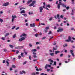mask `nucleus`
Listing matches in <instances>:
<instances>
[{
	"label": "nucleus",
	"mask_w": 75,
	"mask_h": 75,
	"mask_svg": "<svg viewBox=\"0 0 75 75\" xmlns=\"http://www.w3.org/2000/svg\"><path fill=\"white\" fill-rule=\"evenodd\" d=\"M24 52L25 53V55H27V54L28 53L27 52Z\"/></svg>",
	"instance_id": "8fccbe9b"
},
{
	"label": "nucleus",
	"mask_w": 75,
	"mask_h": 75,
	"mask_svg": "<svg viewBox=\"0 0 75 75\" xmlns=\"http://www.w3.org/2000/svg\"><path fill=\"white\" fill-rule=\"evenodd\" d=\"M36 75H38L39 74V72H36Z\"/></svg>",
	"instance_id": "13d9d810"
},
{
	"label": "nucleus",
	"mask_w": 75,
	"mask_h": 75,
	"mask_svg": "<svg viewBox=\"0 0 75 75\" xmlns=\"http://www.w3.org/2000/svg\"><path fill=\"white\" fill-rule=\"evenodd\" d=\"M21 54L22 57H24V55H24V53H21Z\"/></svg>",
	"instance_id": "cd10ccee"
},
{
	"label": "nucleus",
	"mask_w": 75,
	"mask_h": 75,
	"mask_svg": "<svg viewBox=\"0 0 75 75\" xmlns=\"http://www.w3.org/2000/svg\"><path fill=\"white\" fill-rule=\"evenodd\" d=\"M20 28L19 27H17L16 28V30H18Z\"/></svg>",
	"instance_id": "c03bdc74"
},
{
	"label": "nucleus",
	"mask_w": 75,
	"mask_h": 75,
	"mask_svg": "<svg viewBox=\"0 0 75 75\" xmlns=\"http://www.w3.org/2000/svg\"><path fill=\"white\" fill-rule=\"evenodd\" d=\"M39 9L40 10V13H42V10H43V8L42 7H39Z\"/></svg>",
	"instance_id": "20e7f679"
},
{
	"label": "nucleus",
	"mask_w": 75,
	"mask_h": 75,
	"mask_svg": "<svg viewBox=\"0 0 75 75\" xmlns=\"http://www.w3.org/2000/svg\"><path fill=\"white\" fill-rule=\"evenodd\" d=\"M70 52L71 53L72 56H73V57H74V56H75L74 54L73 53V50H71L70 51Z\"/></svg>",
	"instance_id": "0eeeda50"
},
{
	"label": "nucleus",
	"mask_w": 75,
	"mask_h": 75,
	"mask_svg": "<svg viewBox=\"0 0 75 75\" xmlns=\"http://www.w3.org/2000/svg\"><path fill=\"white\" fill-rule=\"evenodd\" d=\"M36 70L37 71H38V72L39 71V69H38V68L36 69Z\"/></svg>",
	"instance_id": "6e6d98bb"
},
{
	"label": "nucleus",
	"mask_w": 75,
	"mask_h": 75,
	"mask_svg": "<svg viewBox=\"0 0 75 75\" xmlns=\"http://www.w3.org/2000/svg\"><path fill=\"white\" fill-rule=\"evenodd\" d=\"M4 52H6L7 51V49H4Z\"/></svg>",
	"instance_id": "09e8293b"
},
{
	"label": "nucleus",
	"mask_w": 75,
	"mask_h": 75,
	"mask_svg": "<svg viewBox=\"0 0 75 75\" xmlns=\"http://www.w3.org/2000/svg\"><path fill=\"white\" fill-rule=\"evenodd\" d=\"M32 1H33V0H30L28 1L27 3V4H29V3H31V2H32Z\"/></svg>",
	"instance_id": "9d476101"
},
{
	"label": "nucleus",
	"mask_w": 75,
	"mask_h": 75,
	"mask_svg": "<svg viewBox=\"0 0 75 75\" xmlns=\"http://www.w3.org/2000/svg\"><path fill=\"white\" fill-rule=\"evenodd\" d=\"M12 21H11L12 23H13L14 22V19L16 18H17V16H16L15 15H12Z\"/></svg>",
	"instance_id": "f03ea898"
},
{
	"label": "nucleus",
	"mask_w": 75,
	"mask_h": 75,
	"mask_svg": "<svg viewBox=\"0 0 75 75\" xmlns=\"http://www.w3.org/2000/svg\"><path fill=\"white\" fill-rule=\"evenodd\" d=\"M35 37H38V34L37 33V34H35Z\"/></svg>",
	"instance_id": "2f4dec72"
},
{
	"label": "nucleus",
	"mask_w": 75,
	"mask_h": 75,
	"mask_svg": "<svg viewBox=\"0 0 75 75\" xmlns=\"http://www.w3.org/2000/svg\"><path fill=\"white\" fill-rule=\"evenodd\" d=\"M62 56H63V54H61L60 55V57H62Z\"/></svg>",
	"instance_id": "e2e57ef3"
},
{
	"label": "nucleus",
	"mask_w": 75,
	"mask_h": 75,
	"mask_svg": "<svg viewBox=\"0 0 75 75\" xmlns=\"http://www.w3.org/2000/svg\"><path fill=\"white\" fill-rule=\"evenodd\" d=\"M29 59H30V60H31V56H29Z\"/></svg>",
	"instance_id": "de8ad7c7"
},
{
	"label": "nucleus",
	"mask_w": 75,
	"mask_h": 75,
	"mask_svg": "<svg viewBox=\"0 0 75 75\" xmlns=\"http://www.w3.org/2000/svg\"><path fill=\"white\" fill-rule=\"evenodd\" d=\"M61 5L63 7H64V8H66L67 7V6L65 5L64 4H62L61 2H59L57 5V8L58 9L60 8Z\"/></svg>",
	"instance_id": "f257e3e1"
},
{
	"label": "nucleus",
	"mask_w": 75,
	"mask_h": 75,
	"mask_svg": "<svg viewBox=\"0 0 75 75\" xmlns=\"http://www.w3.org/2000/svg\"><path fill=\"white\" fill-rule=\"evenodd\" d=\"M69 6H67L66 7V9L67 10H69Z\"/></svg>",
	"instance_id": "79ce46f5"
},
{
	"label": "nucleus",
	"mask_w": 75,
	"mask_h": 75,
	"mask_svg": "<svg viewBox=\"0 0 75 75\" xmlns=\"http://www.w3.org/2000/svg\"><path fill=\"white\" fill-rule=\"evenodd\" d=\"M24 36H27V35L25 33H23L20 36V37H24Z\"/></svg>",
	"instance_id": "1a4fd4ad"
},
{
	"label": "nucleus",
	"mask_w": 75,
	"mask_h": 75,
	"mask_svg": "<svg viewBox=\"0 0 75 75\" xmlns=\"http://www.w3.org/2000/svg\"><path fill=\"white\" fill-rule=\"evenodd\" d=\"M18 57L19 59H20V58H21V56H20V55H19L18 56Z\"/></svg>",
	"instance_id": "bf43d9fd"
},
{
	"label": "nucleus",
	"mask_w": 75,
	"mask_h": 75,
	"mask_svg": "<svg viewBox=\"0 0 75 75\" xmlns=\"http://www.w3.org/2000/svg\"><path fill=\"white\" fill-rule=\"evenodd\" d=\"M60 52L59 51H55V54L57 55L58 54V53H59Z\"/></svg>",
	"instance_id": "4468645a"
},
{
	"label": "nucleus",
	"mask_w": 75,
	"mask_h": 75,
	"mask_svg": "<svg viewBox=\"0 0 75 75\" xmlns=\"http://www.w3.org/2000/svg\"><path fill=\"white\" fill-rule=\"evenodd\" d=\"M12 68H16V66H15V65H12Z\"/></svg>",
	"instance_id": "b1692460"
},
{
	"label": "nucleus",
	"mask_w": 75,
	"mask_h": 75,
	"mask_svg": "<svg viewBox=\"0 0 75 75\" xmlns=\"http://www.w3.org/2000/svg\"><path fill=\"white\" fill-rule=\"evenodd\" d=\"M68 40L70 41H71V38L70 36H69L68 37Z\"/></svg>",
	"instance_id": "6ab92c4d"
},
{
	"label": "nucleus",
	"mask_w": 75,
	"mask_h": 75,
	"mask_svg": "<svg viewBox=\"0 0 75 75\" xmlns=\"http://www.w3.org/2000/svg\"><path fill=\"white\" fill-rule=\"evenodd\" d=\"M30 26L31 27H35V23H33L32 24L31 23H30Z\"/></svg>",
	"instance_id": "7ed1b4c3"
},
{
	"label": "nucleus",
	"mask_w": 75,
	"mask_h": 75,
	"mask_svg": "<svg viewBox=\"0 0 75 75\" xmlns=\"http://www.w3.org/2000/svg\"><path fill=\"white\" fill-rule=\"evenodd\" d=\"M9 47H10L11 48H13V47H14L13 46L11 45H9Z\"/></svg>",
	"instance_id": "5701e85b"
},
{
	"label": "nucleus",
	"mask_w": 75,
	"mask_h": 75,
	"mask_svg": "<svg viewBox=\"0 0 75 75\" xmlns=\"http://www.w3.org/2000/svg\"><path fill=\"white\" fill-rule=\"evenodd\" d=\"M18 72V70L16 69V70H15L14 71V72L15 73H16V72Z\"/></svg>",
	"instance_id": "c9c22d12"
},
{
	"label": "nucleus",
	"mask_w": 75,
	"mask_h": 75,
	"mask_svg": "<svg viewBox=\"0 0 75 75\" xmlns=\"http://www.w3.org/2000/svg\"><path fill=\"white\" fill-rule=\"evenodd\" d=\"M16 34H14L13 36V38H16Z\"/></svg>",
	"instance_id": "f3484780"
},
{
	"label": "nucleus",
	"mask_w": 75,
	"mask_h": 75,
	"mask_svg": "<svg viewBox=\"0 0 75 75\" xmlns=\"http://www.w3.org/2000/svg\"><path fill=\"white\" fill-rule=\"evenodd\" d=\"M22 72L23 73V74H25V71L23 70L22 71Z\"/></svg>",
	"instance_id": "5fc2aeb1"
},
{
	"label": "nucleus",
	"mask_w": 75,
	"mask_h": 75,
	"mask_svg": "<svg viewBox=\"0 0 75 75\" xmlns=\"http://www.w3.org/2000/svg\"><path fill=\"white\" fill-rule=\"evenodd\" d=\"M27 63V61H25L23 63V65H25Z\"/></svg>",
	"instance_id": "e433bc0d"
},
{
	"label": "nucleus",
	"mask_w": 75,
	"mask_h": 75,
	"mask_svg": "<svg viewBox=\"0 0 75 75\" xmlns=\"http://www.w3.org/2000/svg\"><path fill=\"white\" fill-rule=\"evenodd\" d=\"M44 73H41V74H40V75H44Z\"/></svg>",
	"instance_id": "69168bd1"
},
{
	"label": "nucleus",
	"mask_w": 75,
	"mask_h": 75,
	"mask_svg": "<svg viewBox=\"0 0 75 75\" xmlns=\"http://www.w3.org/2000/svg\"><path fill=\"white\" fill-rule=\"evenodd\" d=\"M8 2H7L6 3L4 4L3 5V6H8Z\"/></svg>",
	"instance_id": "6e6552de"
},
{
	"label": "nucleus",
	"mask_w": 75,
	"mask_h": 75,
	"mask_svg": "<svg viewBox=\"0 0 75 75\" xmlns=\"http://www.w3.org/2000/svg\"><path fill=\"white\" fill-rule=\"evenodd\" d=\"M25 13V10H24L21 11V14H22V13Z\"/></svg>",
	"instance_id": "f8f14e48"
},
{
	"label": "nucleus",
	"mask_w": 75,
	"mask_h": 75,
	"mask_svg": "<svg viewBox=\"0 0 75 75\" xmlns=\"http://www.w3.org/2000/svg\"><path fill=\"white\" fill-rule=\"evenodd\" d=\"M6 62V60H3V63H5Z\"/></svg>",
	"instance_id": "052dcab7"
},
{
	"label": "nucleus",
	"mask_w": 75,
	"mask_h": 75,
	"mask_svg": "<svg viewBox=\"0 0 75 75\" xmlns=\"http://www.w3.org/2000/svg\"><path fill=\"white\" fill-rule=\"evenodd\" d=\"M52 18H53L52 17H51L49 19V20H50V21H51V20H52Z\"/></svg>",
	"instance_id": "72a5a7b5"
},
{
	"label": "nucleus",
	"mask_w": 75,
	"mask_h": 75,
	"mask_svg": "<svg viewBox=\"0 0 75 75\" xmlns=\"http://www.w3.org/2000/svg\"><path fill=\"white\" fill-rule=\"evenodd\" d=\"M16 28V26H13L12 27V30H13V29H14V28Z\"/></svg>",
	"instance_id": "49530a36"
},
{
	"label": "nucleus",
	"mask_w": 75,
	"mask_h": 75,
	"mask_svg": "<svg viewBox=\"0 0 75 75\" xmlns=\"http://www.w3.org/2000/svg\"><path fill=\"white\" fill-rule=\"evenodd\" d=\"M50 71V69H47V72H49V71Z\"/></svg>",
	"instance_id": "0e129e2a"
},
{
	"label": "nucleus",
	"mask_w": 75,
	"mask_h": 75,
	"mask_svg": "<svg viewBox=\"0 0 75 75\" xmlns=\"http://www.w3.org/2000/svg\"><path fill=\"white\" fill-rule=\"evenodd\" d=\"M18 50H20V49H21V46L18 47Z\"/></svg>",
	"instance_id": "473e14b6"
},
{
	"label": "nucleus",
	"mask_w": 75,
	"mask_h": 75,
	"mask_svg": "<svg viewBox=\"0 0 75 75\" xmlns=\"http://www.w3.org/2000/svg\"><path fill=\"white\" fill-rule=\"evenodd\" d=\"M6 63L7 64L6 65L7 67H8V66L9 65V62H8V61H6Z\"/></svg>",
	"instance_id": "2eb2a0df"
},
{
	"label": "nucleus",
	"mask_w": 75,
	"mask_h": 75,
	"mask_svg": "<svg viewBox=\"0 0 75 75\" xmlns=\"http://www.w3.org/2000/svg\"><path fill=\"white\" fill-rule=\"evenodd\" d=\"M9 35V33H6L5 35V37H6V36H7V35Z\"/></svg>",
	"instance_id": "a18cd8bd"
},
{
	"label": "nucleus",
	"mask_w": 75,
	"mask_h": 75,
	"mask_svg": "<svg viewBox=\"0 0 75 75\" xmlns=\"http://www.w3.org/2000/svg\"><path fill=\"white\" fill-rule=\"evenodd\" d=\"M20 74H23V72H22V71H20Z\"/></svg>",
	"instance_id": "774afa93"
},
{
	"label": "nucleus",
	"mask_w": 75,
	"mask_h": 75,
	"mask_svg": "<svg viewBox=\"0 0 75 75\" xmlns=\"http://www.w3.org/2000/svg\"><path fill=\"white\" fill-rule=\"evenodd\" d=\"M21 39L22 41H23L25 40V38H24V37H23L21 38Z\"/></svg>",
	"instance_id": "a211bd4d"
},
{
	"label": "nucleus",
	"mask_w": 75,
	"mask_h": 75,
	"mask_svg": "<svg viewBox=\"0 0 75 75\" xmlns=\"http://www.w3.org/2000/svg\"><path fill=\"white\" fill-rule=\"evenodd\" d=\"M60 18H64V16L62 15L60 16Z\"/></svg>",
	"instance_id": "58836bf2"
},
{
	"label": "nucleus",
	"mask_w": 75,
	"mask_h": 75,
	"mask_svg": "<svg viewBox=\"0 0 75 75\" xmlns=\"http://www.w3.org/2000/svg\"><path fill=\"white\" fill-rule=\"evenodd\" d=\"M19 52V51L18 50H17L16 51V53L17 54H18Z\"/></svg>",
	"instance_id": "4d7b16f0"
},
{
	"label": "nucleus",
	"mask_w": 75,
	"mask_h": 75,
	"mask_svg": "<svg viewBox=\"0 0 75 75\" xmlns=\"http://www.w3.org/2000/svg\"><path fill=\"white\" fill-rule=\"evenodd\" d=\"M64 29L63 28L59 29V30H57V32L59 33V32H62V31H63Z\"/></svg>",
	"instance_id": "39448f33"
},
{
	"label": "nucleus",
	"mask_w": 75,
	"mask_h": 75,
	"mask_svg": "<svg viewBox=\"0 0 75 75\" xmlns=\"http://www.w3.org/2000/svg\"><path fill=\"white\" fill-rule=\"evenodd\" d=\"M22 14V15H23V16H24V17H27V14L24 13V14Z\"/></svg>",
	"instance_id": "a878e982"
},
{
	"label": "nucleus",
	"mask_w": 75,
	"mask_h": 75,
	"mask_svg": "<svg viewBox=\"0 0 75 75\" xmlns=\"http://www.w3.org/2000/svg\"><path fill=\"white\" fill-rule=\"evenodd\" d=\"M35 3H36V1H33L32 3L34 5V4H35Z\"/></svg>",
	"instance_id": "dca6fc26"
},
{
	"label": "nucleus",
	"mask_w": 75,
	"mask_h": 75,
	"mask_svg": "<svg viewBox=\"0 0 75 75\" xmlns=\"http://www.w3.org/2000/svg\"><path fill=\"white\" fill-rule=\"evenodd\" d=\"M48 61L49 62H54V61L53 60H51V59H50L48 60Z\"/></svg>",
	"instance_id": "9b49d317"
},
{
	"label": "nucleus",
	"mask_w": 75,
	"mask_h": 75,
	"mask_svg": "<svg viewBox=\"0 0 75 75\" xmlns=\"http://www.w3.org/2000/svg\"><path fill=\"white\" fill-rule=\"evenodd\" d=\"M59 14H58L57 15V18H59Z\"/></svg>",
	"instance_id": "864d4df0"
},
{
	"label": "nucleus",
	"mask_w": 75,
	"mask_h": 75,
	"mask_svg": "<svg viewBox=\"0 0 75 75\" xmlns=\"http://www.w3.org/2000/svg\"><path fill=\"white\" fill-rule=\"evenodd\" d=\"M57 50V48H55V47H54L53 48V52H54V50Z\"/></svg>",
	"instance_id": "412c9836"
},
{
	"label": "nucleus",
	"mask_w": 75,
	"mask_h": 75,
	"mask_svg": "<svg viewBox=\"0 0 75 75\" xmlns=\"http://www.w3.org/2000/svg\"><path fill=\"white\" fill-rule=\"evenodd\" d=\"M40 24H41V25H45V23H41Z\"/></svg>",
	"instance_id": "ea45409f"
},
{
	"label": "nucleus",
	"mask_w": 75,
	"mask_h": 75,
	"mask_svg": "<svg viewBox=\"0 0 75 75\" xmlns=\"http://www.w3.org/2000/svg\"><path fill=\"white\" fill-rule=\"evenodd\" d=\"M29 46H30V47H31L33 46V45H31V43L29 44Z\"/></svg>",
	"instance_id": "a19ab883"
},
{
	"label": "nucleus",
	"mask_w": 75,
	"mask_h": 75,
	"mask_svg": "<svg viewBox=\"0 0 75 75\" xmlns=\"http://www.w3.org/2000/svg\"><path fill=\"white\" fill-rule=\"evenodd\" d=\"M33 54L34 55L33 56V57H34V58H37V56H36V53L35 52H33Z\"/></svg>",
	"instance_id": "423d86ee"
},
{
	"label": "nucleus",
	"mask_w": 75,
	"mask_h": 75,
	"mask_svg": "<svg viewBox=\"0 0 75 75\" xmlns=\"http://www.w3.org/2000/svg\"><path fill=\"white\" fill-rule=\"evenodd\" d=\"M66 42H70L71 41L69 40L68 39V40H66Z\"/></svg>",
	"instance_id": "37998d69"
},
{
	"label": "nucleus",
	"mask_w": 75,
	"mask_h": 75,
	"mask_svg": "<svg viewBox=\"0 0 75 75\" xmlns=\"http://www.w3.org/2000/svg\"><path fill=\"white\" fill-rule=\"evenodd\" d=\"M50 55H51V56H54V53H52L50 54Z\"/></svg>",
	"instance_id": "aec40b11"
},
{
	"label": "nucleus",
	"mask_w": 75,
	"mask_h": 75,
	"mask_svg": "<svg viewBox=\"0 0 75 75\" xmlns=\"http://www.w3.org/2000/svg\"><path fill=\"white\" fill-rule=\"evenodd\" d=\"M1 40H2L3 41H4L5 40V38L4 37H2L1 38Z\"/></svg>",
	"instance_id": "c756f323"
},
{
	"label": "nucleus",
	"mask_w": 75,
	"mask_h": 75,
	"mask_svg": "<svg viewBox=\"0 0 75 75\" xmlns=\"http://www.w3.org/2000/svg\"><path fill=\"white\" fill-rule=\"evenodd\" d=\"M52 34V32H51V31H50L48 33V34Z\"/></svg>",
	"instance_id": "f704fd0d"
},
{
	"label": "nucleus",
	"mask_w": 75,
	"mask_h": 75,
	"mask_svg": "<svg viewBox=\"0 0 75 75\" xmlns=\"http://www.w3.org/2000/svg\"><path fill=\"white\" fill-rule=\"evenodd\" d=\"M19 41L20 42H21V41H22L21 40V38H20L19 39Z\"/></svg>",
	"instance_id": "680f3d73"
},
{
	"label": "nucleus",
	"mask_w": 75,
	"mask_h": 75,
	"mask_svg": "<svg viewBox=\"0 0 75 75\" xmlns=\"http://www.w3.org/2000/svg\"><path fill=\"white\" fill-rule=\"evenodd\" d=\"M0 21L1 22V23H2L3 21V20L2 19L0 18Z\"/></svg>",
	"instance_id": "c85d7f7f"
},
{
	"label": "nucleus",
	"mask_w": 75,
	"mask_h": 75,
	"mask_svg": "<svg viewBox=\"0 0 75 75\" xmlns=\"http://www.w3.org/2000/svg\"><path fill=\"white\" fill-rule=\"evenodd\" d=\"M51 66V65L47 64V67H49V68H50Z\"/></svg>",
	"instance_id": "603ef678"
},
{
	"label": "nucleus",
	"mask_w": 75,
	"mask_h": 75,
	"mask_svg": "<svg viewBox=\"0 0 75 75\" xmlns=\"http://www.w3.org/2000/svg\"><path fill=\"white\" fill-rule=\"evenodd\" d=\"M32 52H36L37 51V50L35 49H32L31 50Z\"/></svg>",
	"instance_id": "ddd939ff"
},
{
	"label": "nucleus",
	"mask_w": 75,
	"mask_h": 75,
	"mask_svg": "<svg viewBox=\"0 0 75 75\" xmlns=\"http://www.w3.org/2000/svg\"><path fill=\"white\" fill-rule=\"evenodd\" d=\"M56 64H57V62L55 61L54 62V65H56Z\"/></svg>",
	"instance_id": "4c0bfd02"
},
{
	"label": "nucleus",
	"mask_w": 75,
	"mask_h": 75,
	"mask_svg": "<svg viewBox=\"0 0 75 75\" xmlns=\"http://www.w3.org/2000/svg\"><path fill=\"white\" fill-rule=\"evenodd\" d=\"M47 67H48V64H46L45 67V69H47Z\"/></svg>",
	"instance_id": "bb28decb"
},
{
	"label": "nucleus",
	"mask_w": 75,
	"mask_h": 75,
	"mask_svg": "<svg viewBox=\"0 0 75 75\" xmlns=\"http://www.w3.org/2000/svg\"><path fill=\"white\" fill-rule=\"evenodd\" d=\"M46 6L47 7H48L49 8H50V7H51V6H50V5L49 4L46 5Z\"/></svg>",
	"instance_id": "4be33fe9"
},
{
	"label": "nucleus",
	"mask_w": 75,
	"mask_h": 75,
	"mask_svg": "<svg viewBox=\"0 0 75 75\" xmlns=\"http://www.w3.org/2000/svg\"><path fill=\"white\" fill-rule=\"evenodd\" d=\"M31 75H35V72L32 73L31 74Z\"/></svg>",
	"instance_id": "7c9ffc66"
},
{
	"label": "nucleus",
	"mask_w": 75,
	"mask_h": 75,
	"mask_svg": "<svg viewBox=\"0 0 75 75\" xmlns=\"http://www.w3.org/2000/svg\"><path fill=\"white\" fill-rule=\"evenodd\" d=\"M54 18H55L56 19H57V16H54Z\"/></svg>",
	"instance_id": "338daca9"
},
{
	"label": "nucleus",
	"mask_w": 75,
	"mask_h": 75,
	"mask_svg": "<svg viewBox=\"0 0 75 75\" xmlns=\"http://www.w3.org/2000/svg\"><path fill=\"white\" fill-rule=\"evenodd\" d=\"M45 29H46V30H48V29H49V27H46L45 28Z\"/></svg>",
	"instance_id": "3c124183"
},
{
	"label": "nucleus",
	"mask_w": 75,
	"mask_h": 75,
	"mask_svg": "<svg viewBox=\"0 0 75 75\" xmlns=\"http://www.w3.org/2000/svg\"><path fill=\"white\" fill-rule=\"evenodd\" d=\"M34 6V5L33 4H32V3L31 4H30L29 5L30 7H32V6Z\"/></svg>",
	"instance_id": "393cba45"
}]
</instances>
